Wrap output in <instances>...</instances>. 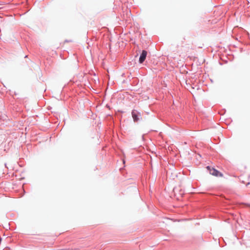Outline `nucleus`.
Here are the masks:
<instances>
[{
  "instance_id": "obj_1",
  "label": "nucleus",
  "mask_w": 250,
  "mask_h": 250,
  "mask_svg": "<svg viewBox=\"0 0 250 250\" xmlns=\"http://www.w3.org/2000/svg\"><path fill=\"white\" fill-rule=\"evenodd\" d=\"M173 192L175 196H176L178 199H179L184 194V190L181 188L180 185L176 186L173 188Z\"/></svg>"
},
{
  "instance_id": "obj_5",
  "label": "nucleus",
  "mask_w": 250,
  "mask_h": 250,
  "mask_svg": "<svg viewBox=\"0 0 250 250\" xmlns=\"http://www.w3.org/2000/svg\"><path fill=\"white\" fill-rule=\"evenodd\" d=\"M219 175H220V176H222V174L221 173H220Z\"/></svg>"
},
{
  "instance_id": "obj_2",
  "label": "nucleus",
  "mask_w": 250,
  "mask_h": 250,
  "mask_svg": "<svg viewBox=\"0 0 250 250\" xmlns=\"http://www.w3.org/2000/svg\"><path fill=\"white\" fill-rule=\"evenodd\" d=\"M132 116L134 121L137 122L139 120V116H140L141 115L136 110H133L132 112Z\"/></svg>"
},
{
  "instance_id": "obj_3",
  "label": "nucleus",
  "mask_w": 250,
  "mask_h": 250,
  "mask_svg": "<svg viewBox=\"0 0 250 250\" xmlns=\"http://www.w3.org/2000/svg\"><path fill=\"white\" fill-rule=\"evenodd\" d=\"M147 55V52L146 50H143L139 58L140 63H143L146 58Z\"/></svg>"
},
{
  "instance_id": "obj_4",
  "label": "nucleus",
  "mask_w": 250,
  "mask_h": 250,
  "mask_svg": "<svg viewBox=\"0 0 250 250\" xmlns=\"http://www.w3.org/2000/svg\"><path fill=\"white\" fill-rule=\"evenodd\" d=\"M209 171L211 174L215 176H217L218 174V171L213 167H211L209 166L207 167Z\"/></svg>"
}]
</instances>
